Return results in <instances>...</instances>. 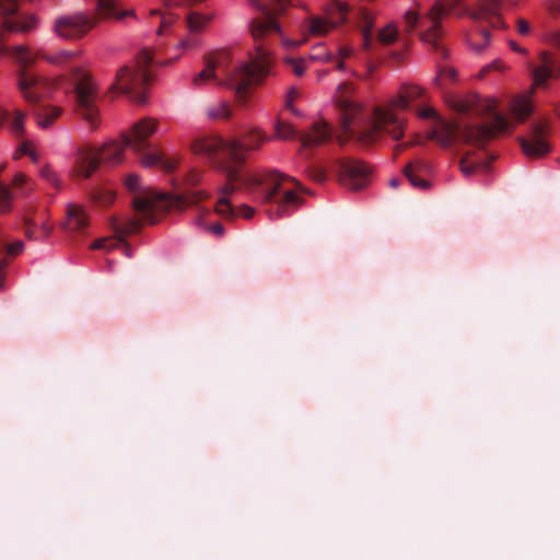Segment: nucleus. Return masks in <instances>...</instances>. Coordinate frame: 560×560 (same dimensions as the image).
I'll return each instance as SVG.
<instances>
[{"instance_id": "nucleus-6", "label": "nucleus", "mask_w": 560, "mask_h": 560, "mask_svg": "<svg viewBox=\"0 0 560 560\" xmlns=\"http://www.w3.org/2000/svg\"><path fill=\"white\" fill-rule=\"evenodd\" d=\"M481 110L490 118L482 125H460L443 120L433 107L419 108L417 114L422 119H433L436 126L429 132V139L438 141L442 147H451L456 141L481 147L499 133L510 130V121L495 110V104L487 101Z\"/></svg>"}, {"instance_id": "nucleus-53", "label": "nucleus", "mask_w": 560, "mask_h": 560, "mask_svg": "<svg viewBox=\"0 0 560 560\" xmlns=\"http://www.w3.org/2000/svg\"><path fill=\"white\" fill-rule=\"evenodd\" d=\"M46 234H47V231L43 229L42 232H40V235L44 236Z\"/></svg>"}, {"instance_id": "nucleus-51", "label": "nucleus", "mask_w": 560, "mask_h": 560, "mask_svg": "<svg viewBox=\"0 0 560 560\" xmlns=\"http://www.w3.org/2000/svg\"><path fill=\"white\" fill-rule=\"evenodd\" d=\"M28 155L32 158L33 161H37V156L33 152H28Z\"/></svg>"}, {"instance_id": "nucleus-12", "label": "nucleus", "mask_w": 560, "mask_h": 560, "mask_svg": "<svg viewBox=\"0 0 560 560\" xmlns=\"http://www.w3.org/2000/svg\"><path fill=\"white\" fill-rule=\"evenodd\" d=\"M348 4L342 0H332L324 8L325 15L311 14L301 23V34L306 42L308 37L326 36L331 30L347 20Z\"/></svg>"}, {"instance_id": "nucleus-23", "label": "nucleus", "mask_w": 560, "mask_h": 560, "mask_svg": "<svg viewBox=\"0 0 560 560\" xmlns=\"http://www.w3.org/2000/svg\"><path fill=\"white\" fill-rule=\"evenodd\" d=\"M26 114L20 109L14 110L11 118H9V113L4 109L0 108V127L4 124L5 120H9V126L11 131L15 136H22L24 133V119Z\"/></svg>"}, {"instance_id": "nucleus-48", "label": "nucleus", "mask_w": 560, "mask_h": 560, "mask_svg": "<svg viewBox=\"0 0 560 560\" xmlns=\"http://www.w3.org/2000/svg\"><path fill=\"white\" fill-rule=\"evenodd\" d=\"M196 45H197V42H196L195 39H190V38H188V39H183V40L180 42V46H182L183 48H192V47H195Z\"/></svg>"}, {"instance_id": "nucleus-41", "label": "nucleus", "mask_w": 560, "mask_h": 560, "mask_svg": "<svg viewBox=\"0 0 560 560\" xmlns=\"http://www.w3.org/2000/svg\"><path fill=\"white\" fill-rule=\"evenodd\" d=\"M517 32L521 34V35H527L529 34L530 32V26L529 24L523 20V19H518L517 20Z\"/></svg>"}, {"instance_id": "nucleus-21", "label": "nucleus", "mask_w": 560, "mask_h": 560, "mask_svg": "<svg viewBox=\"0 0 560 560\" xmlns=\"http://www.w3.org/2000/svg\"><path fill=\"white\" fill-rule=\"evenodd\" d=\"M429 171V164L422 160H416L409 162L405 168L404 174L406 178L410 182V184L420 189H425L429 186V183L420 177L421 173Z\"/></svg>"}, {"instance_id": "nucleus-8", "label": "nucleus", "mask_w": 560, "mask_h": 560, "mask_svg": "<svg viewBox=\"0 0 560 560\" xmlns=\"http://www.w3.org/2000/svg\"><path fill=\"white\" fill-rule=\"evenodd\" d=\"M425 94V90L416 84L405 83L400 86L396 97H392L373 108L372 125L364 133V140H373L380 132L395 141L404 137L406 120L397 114V110H407L411 102Z\"/></svg>"}, {"instance_id": "nucleus-40", "label": "nucleus", "mask_w": 560, "mask_h": 560, "mask_svg": "<svg viewBox=\"0 0 560 560\" xmlns=\"http://www.w3.org/2000/svg\"><path fill=\"white\" fill-rule=\"evenodd\" d=\"M481 35L483 37V44L482 45H474L472 48L477 51V52H480L485 49V47L489 44V40H490V33L487 31V30H482L481 31Z\"/></svg>"}, {"instance_id": "nucleus-2", "label": "nucleus", "mask_w": 560, "mask_h": 560, "mask_svg": "<svg viewBox=\"0 0 560 560\" xmlns=\"http://www.w3.org/2000/svg\"><path fill=\"white\" fill-rule=\"evenodd\" d=\"M262 18L253 19L249 25L250 34L256 43V54L248 63L231 68L232 57L229 50H217L205 57V69L194 77L195 86H200L209 80L231 88L238 102L245 103L249 90L259 85L272 74V59L269 50L260 42L270 35L280 33V26L273 19L282 14L290 0H249Z\"/></svg>"}, {"instance_id": "nucleus-34", "label": "nucleus", "mask_w": 560, "mask_h": 560, "mask_svg": "<svg viewBox=\"0 0 560 560\" xmlns=\"http://www.w3.org/2000/svg\"><path fill=\"white\" fill-rule=\"evenodd\" d=\"M93 198L103 206L110 205L115 199V194L110 190L96 189L93 192Z\"/></svg>"}, {"instance_id": "nucleus-19", "label": "nucleus", "mask_w": 560, "mask_h": 560, "mask_svg": "<svg viewBox=\"0 0 560 560\" xmlns=\"http://www.w3.org/2000/svg\"><path fill=\"white\" fill-rule=\"evenodd\" d=\"M234 186H235L234 189H229V191H226V192L223 191L224 186L220 188V190H219L220 198L215 205L214 210L219 215H221L225 219H234L237 215H242L246 219H250L255 212L254 208H252L247 205H243L238 209H235L231 205L230 200L228 199V196L237 189L246 190L252 197H253V195L240 183H235Z\"/></svg>"}, {"instance_id": "nucleus-35", "label": "nucleus", "mask_w": 560, "mask_h": 560, "mask_svg": "<svg viewBox=\"0 0 560 560\" xmlns=\"http://www.w3.org/2000/svg\"><path fill=\"white\" fill-rule=\"evenodd\" d=\"M285 62L295 75L301 77L304 73L305 67L303 58L296 59L291 57L287 58Z\"/></svg>"}, {"instance_id": "nucleus-16", "label": "nucleus", "mask_w": 560, "mask_h": 560, "mask_svg": "<svg viewBox=\"0 0 560 560\" xmlns=\"http://www.w3.org/2000/svg\"><path fill=\"white\" fill-rule=\"evenodd\" d=\"M0 14L3 16L2 32L28 33L37 25L34 15L18 13L16 0H0Z\"/></svg>"}, {"instance_id": "nucleus-17", "label": "nucleus", "mask_w": 560, "mask_h": 560, "mask_svg": "<svg viewBox=\"0 0 560 560\" xmlns=\"http://www.w3.org/2000/svg\"><path fill=\"white\" fill-rule=\"evenodd\" d=\"M547 136L548 126L545 122L533 124L528 135L518 138L523 153L533 159H539L547 155L551 150L550 144L547 141Z\"/></svg>"}, {"instance_id": "nucleus-39", "label": "nucleus", "mask_w": 560, "mask_h": 560, "mask_svg": "<svg viewBox=\"0 0 560 560\" xmlns=\"http://www.w3.org/2000/svg\"><path fill=\"white\" fill-rule=\"evenodd\" d=\"M299 96V92L295 88H291L287 94V107L290 108L294 114L296 110L292 107V103Z\"/></svg>"}, {"instance_id": "nucleus-5", "label": "nucleus", "mask_w": 560, "mask_h": 560, "mask_svg": "<svg viewBox=\"0 0 560 560\" xmlns=\"http://www.w3.org/2000/svg\"><path fill=\"white\" fill-rule=\"evenodd\" d=\"M501 7V0H478L476 8L467 7L464 0H435L422 13L407 11L404 15L405 31L410 34L418 30L420 39L446 58V49L440 43L444 35L442 20L445 16L450 14L456 18L468 16L475 22L486 21L493 28H505Z\"/></svg>"}, {"instance_id": "nucleus-10", "label": "nucleus", "mask_w": 560, "mask_h": 560, "mask_svg": "<svg viewBox=\"0 0 560 560\" xmlns=\"http://www.w3.org/2000/svg\"><path fill=\"white\" fill-rule=\"evenodd\" d=\"M96 12L97 18L84 13L60 16L55 21L54 30L65 39H79L94 28L98 20H121L126 16H135L133 10H119L115 0H97Z\"/></svg>"}, {"instance_id": "nucleus-43", "label": "nucleus", "mask_w": 560, "mask_h": 560, "mask_svg": "<svg viewBox=\"0 0 560 560\" xmlns=\"http://www.w3.org/2000/svg\"><path fill=\"white\" fill-rule=\"evenodd\" d=\"M201 173L199 171H190L187 177L188 184L194 186L199 183Z\"/></svg>"}, {"instance_id": "nucleus-47", "label": "nucleus", "mask_w": 560, "mask_h": 560, "mask_svg": "<svg viewBox=\"0 0 560 560\" xmlns=\"http://www.w3.org/2000/svg\"><path fill=\"white\" fill-rule=\"evenodd\" d=\"M440 74L445 75V77L450 78L451 80H453L456 77V71L454 69L446 68V69L441 70Z\"/></svg>"}, {"instance_id": "nucleus-52", "label": "nucleus", "mask_w": 560, "mask_h": 560, "mask_svg": "<svg viewBox=\"0 0 560 560\" xmlns=\"http://www.w3.org/2000/svg\"><path fill=\"white\" fill-rule=\"evenodd\" d=\"M167 5L175 4L173 0H165Z\"/></svg>"}, {"instance_id": "nucleus-20", "label": "nucleus", "mask_w": 560, "mask_h": 560, "mask_svg": "<svg viewBox=\"0 0 560 560\" xmlns=\"http://www.w3.org/2000/svg\"><path fill=\"white\" fill-rule=\"evenodd\" d=\"M375 19L373 13L368 10H360L358 18V27L362 35V47L370 51L373 47V27Z\"/></svg>"}, {"instance_id": "nucleus-4", "label": "nucleus", "mask_w": 560, "mask_h": 560, "mask_svg": "<svg viewBox=\"0 0 560 560\" xmlns=\"http://www.w3.org/2000/svg\"><path fill=\"white\" fill-rule=\"evenodd\" d=\"M126 186L130 191L135 192L132 206L138 218L125 221L113 220L112 226L116 237L95 241L92 246L94 249L109 250L121 244L125 254L130 256V248L126 244L125 237L139 232L143 222L154 224L158 222L159 217L166 211L173 209L183 210L208 198V194L203 190H189L179 196H171L151 189H140V178L136 174H130L126 177Z\"/></svg>"}, {"instance_id": "nucleus-26", "label": "nucleus", "mask_w": 560, "mask_h": 560, "mask_svg": "<svg viewBox=\"0 0 560 560\" xmlns=\"http://www.w3.org/2000/svg\"><path fill=\"white\" fill-rule=\"evenodd\" d=\"M213 18V14L203 15L197 12H190L187 15L188 28L191 33L201 32Z\"/></svg>"}, {"instance_id": "nucleus-44", "label": "nucleus", "mask_w": 560, "mask_h": 560, "mask_svg": "<svg viewBox=\"0 0 560 560\" xmlns=\"http://www.w3.org/2000/svg\"><path fill=\"white\" fill-rule=\"evenodd\" d=\"M25 224H26V228H25V235H26V237H28V238H38L39 236L35 235V231L33 229L34 224L31 221H28V220L25 222Z\"/></svg>"}, {"instance_id": "nucleus-3", "label": "nucleus", "mask_w": 560, "mask_h": 560, "mask_svg": "<svg viewBox=\"0 0 560 560\" xmlns=\"http://www.w3.org/2000/svg\"><path fill=\"white\" fill-rule=\"evenodd\" d=\"M159 121L145 117L133 124L129 132L122 133L121 142L110 141L102 148L95 149L90 145H81L77 149L73 158V166L70 175L73 179H88L100 166L101 162L119 163L122 161L125 148H130L140 159L145 167H160L171 173L178 164L177 158H168L155 149L149 141L150 136L155 133Z\"/></svg>"}, {"instance_id": "nucleus-18", "label": "nucleus", "mask_w": 560, "mask_h": 560, "mask_svg": "<svg viewBox=\"0 0 560 560\" xmlns=\"http://www.w3.org/2000/svg\"><path fill=\"white\" fill-rule=\"evenodd\" d=\"M530 72L534 88H546L549 79L560 78V60L542 51L539 55V65H532Z\"/></svg>"}, {"instance_id": "nucleus-24", "label": "nucleus", "mask_w": 560, "mask_h": 560, "mask_svg": "<svg viewBox=\"0 0 560 560\" xmlns=\"http://www.w3.org/2000/svg\"><path fill=\"white\" fill-rule=\"evenodd\" d=\"M459 168L465 176H471L478 171L487 172L489 170V162H472L470 161V153H466L459 161Z\"/></svg>"}, {"instance_id": "nucleus-33", "label": "nucleus", "mask_w": 560, "mask_h": 560, "mask_svg": "<svg viewBox=\"0 0 560 560\" xmlns=\"http://www.w3.org/2000/svg\"><path fill=\"white\" fill-rule=\"evenodd\" d=\"M353 54V49L349 46H340L338 48V54L335 56V60L332 62H336V68L339 70H345V59L351 57Z\"/></svg>"}, {"instance_id": "nucleus-50", "label": "nucleus", "mask_w": 560, "mask_h": 560, "mask_svg": "<svg viewBox=\"0 0 560 560\" xmlns=\"http://www.w3.org/2000/svg\"><path fill=\"white\" fill-rule=\"evenodd\" d=\"M400 180L398 178H393L389 182L390 187L396 188L399 186Z\"/></svg>"}, {"instance_id": "nucleus-49", "label": "nucleus", "mask_w": 560, "mask_h": 560, "mask_svg": "<svg viewBox=\"0 0 560 560\" xmlns=\"http://www.w3.org/2000/svg\"><path fill=\"white\" fill-rule=\"evenodd\" d=\"M28 143L27 142H24L21 144V147L19 148V151L16 152L15 154V159L19 158V155L21 154H28Z\"/></svg>"}, {"instance_id": "nucleus-45", "label": "nucleus", "mask_w": 560, "mask_h": 560, "mask_svg": "<svg viewBox=\"0 0 560 560\" xmlns=\"http://www.w3.org/2000/svg\"><path fill=\"white\" fill-rule=\"evenodd\" d=\"M510 47L512 50L518 52V54H522V55H526L527 54V50L523 47H521L517 43L513 42V40H510L509 43Z\"/></svg>"}, {"instance_id": "nucleus-31", "label": "nucleus", "mask_w": 560, "mask_h": 560, "mask_svg": "<svg viewBox=\"0 0 560 560\" xmlns=\"http://www.w3.org/2000/svg\"><path fill=\"white\" fill-rule=\"evenodd\" d=\"M151 15H161V24L158 31L159 35H164L167 33V30L173 25V23L177 20V16L171 12L162 13L160 10H151Z\"/></svg>"}, {"instance_id": "nucleus-37", "label": "nucleus", "mask_w": 560, "mask_h": 560, "mask_svg": "<svg viewBox=\"0 0 560 560\" xmlns=\"http://www.w3.org/2000/svg\"><path fill=\"white\" fill-rule=\"evenodd\" d=\"M307 173L317 183H323L326 179V172L320 166L312 165L308 167Z\"/></svg>"}, {"instance_id": "nucleus-7", "label": "nucleus", "mask_w": 560, "mask_h": 560, "mask_svg": "<svg viewBox=\"0 0 560 560\" xmlns=\"http://www.w3.org/2000/svg\"><path fill=\"white\" fill-rule=\"evenodd\" d=\"M14 56L20 67L16 72L19 91L23 98L32 106V113L37 120V125L40 128H49L62 112L57 106L39 105V102L51 93L52 83L30 70V66L37 57L27 47H16Z\"/></svg>"}, {"instance_id": "nucleus-30", "label": "nucleus", "mask_w": 560, "mask_h": 560, "mask_svg": "<svg viewBox=\"0 0 560 560\" xmlns=\"http://www.w3.org/2000/svg\"><path fill=\"white\" fill-rule=\"evenodd\" d=\"M40 177L50 184L55 189L62 188V180L50 165H44L39 171Z\"/></svg>"}, {"instance_id": "nucleus-13", "label": "nucleus", "mask_w": 560, "mask_h": 560, "mask_svg": "<svg viewBox=\"0 0 560 560\" xmlns=\"http://www.w3.org/2000/svg\"><path fill=\"white\" fill-rule=\"evenodd\" d=\"M75 113L92 130H95L101 121L97 106V92L92 79L83 74L74 85Z\"/></svg>"}, {"instance_id": "nucleus-32", "label": "nucleus", "mask_w": 560, "mask_h": 560, "mask_svg": "<svg viewBox=\"0 0 560 560\" xmlns=\"http://www.w3.org/2000/svg\"><path fill=\"white\" fill-rule=\"evenodd\" d=\"M308 58L313 61H319V62H323V63H329V62H332L335 60V55H332L331 52L327 51L324 47V45H318L316 47L313 48V50L311 51Z\"/></svg>"}, {"instance_id": "nucleus-15", "label": "nucleus", "mask_w": 560, "mask_h": 560, "mask_svg": "<svg viewBox=\"0 0 560 560\" xmlns=\"http://www.w3.org/2000/svg\"><path fill=\"white\" fill-rule=\"evenodd\" d=\"M337 171L340 183L351 190L363 189L369 184L371 170L360 161L340 159Z\"/></svg>"}, {"instance_id": "nucleus-28", "label": "nucleus", "mask_w": 560, "mask_h": 560, "mask_svg": "<svg viewBox=\"0 0 560 560\" xmlns=\"http://www.w3.org/2000/svg\"><path fill=\"white\" fill-rule=\"evenodd\" d=\"M376 39L382 45H392L398 39V28L394 23L387 24L377 32Z\"/></svg>"}, {"instance_id": "nucleus-25", "label": "nucleus", "mask_w": 560, "mask_h": 560, "mask_svg": "<svg viewBox=\"0 0 560 560\" xmlns=\"http://www.w3.org/2000/svg\"><path fill=\"white\" fill-rule=\"evenodd\" d=\"M511 110L518 121H524L532 114L533 106L526 97H517L512 102Z\"/></svg>"}, {"instance_id": "nucleus-14", "label": "nucleus", "mask_w": 560, "mask_h": 560, "mask_svg": "<svg viewBox=\"0 0 560 560\" xmlns=\"http://www.w3.org/2000/svg\"><path fill=\"white\" fill-rule=\"evenodd\" d=\"M275 133L278 139L290 140L299 137L303 147L308 148L324 143L330 137V129L326 124L316 122L310 133L299 136L298 131L288 122L278 119L275 122Z\"/></svg>"}, {"instance_id": "nucleus-22", "label": "nucleus", "mask_w": 560, "mask_h": 560, "mask_svg": "<svg viewBox=\"0 0 560 560\" xmlns=\"http://www.w3.org/2000/svg\"><path fill=\"white\" fill-rule=\"evenodd\" d=\"M88 215L81 207L69 206L67 228L70 231H83L88 226Z\"/></svg>"}, {"instance_id": "nucleus-9", "label": "nucleus", "mask_w": 560, "mask_h": 560, "mask_svg": "<svg viewBox=\"0 0 560 560\" xmlns=\"http://www.w3.org/2000/svg\"><path fill=\"white\" fill-rule=\"evenodd\" d=\"M354 86L351 83L343 82L338 85L335 102L339 109L340 122L342 135L339 136V141H347L348 138H355L362 144H371L383 136L385 132H380L373 140H364V133L371 127L373 113L365 118L363 116L362 105L354 98Z\"/></svg>"}, {"instance_id": "nucleus-1", "label": "nucleus", "mask_w": 560, "mask_h": 560, "mask_svg": "<svg viewBox=\"0 0 560 560\" xmlns=\"http://www.w3.org/2000/svg\"><path fill=\"white\" fill-rule=\"evenodd\" d=\"M267 140L259 130H252L241 139L224 140L217 136L205 138L196 144V150L215 160L217 167L226 178L224 192L234 189V184L240 183L256 202L276 207L275 211L267 210L270 218H280L288 208L301 203L302 199L298 196L302 189L301 184L275 170L255 173L244 168L247 154L258 150Z\"/></svg>"}, {"instance_id": "nucleus-38", "label": "nucleus", "mask_w": 560, "mask_h": 560, "mask_svg": "<svg viewBox=\"0 0 560 560\" xmlns=\"http://www.w3.org/2000/svg\"><path fill=\"white\" fill-rule=\"evenodd\" d=\"M504 69L505 66L501 60H494L493 62H491L481 70V74L483 75L486 72H489L490 70L503 71Z\"/></svg>"}, {"instance_id": "nucleus-36", "label": "nucleus", "mask_w": 560, "mask_h": 560, "mask_svg": "<svg viewBox=\"0 0 560 560\" xmlns=\"http://www.w3.org/2000/svg\"><path fill=\"white\" fill-rule=\"evenodd\" d=\"M72 56L73 54L62 50L55 55L43 56V58L47 59L50 63L62 65L71 59Z\"/></svg>"}, {"instance_id": "nucleus-46", "label": "nucleus", "mask_w": 560, "mask_h": 560, "mask_svg": "<svg viewBox=\"0 0 560 560\" xmlns=\"http://www.w3.org/2000/svg\"><path fill=\"white\" fill-rule=\"evenodd\" d=\"M550 43L560 48V31H557L555 33L551 34V37H550Z\"/></svg>"}, {"instance_id": "nucleus-42", "label": "nucleus", "mask_w": 560, "mask_h": 560, "mask_svg": "<svg viewBox=\"0 0 560 560\" xmlns=\"http://www.w3.org/2000/svg\"><path fill=\"white\" fill-rule=\"evenodd\" d=\"M26 182H27V177H26V175H25V174H23V173H18V174L14 176L13 180H12V185H13V187H15V188H20V187H22L24 184H26Z\"/></svg>"}, {"instance_id": "nucleus-27", "label": "nucleus", "mask_w": 560, "mask_h": 560, "mask_svg": "<svg viewBox=\"0 0 560 560\" xmlns=\"http://www.w3.org/2000/svg\"><path fill=\"white\" fill-rule=\"evenodd\" d=\"M232 114V109L229 103L219 102L212 104L206 108V116L209 119H228Z\"/></svg>"}, {"instance_id": "nucleus-29", "label": "nucleus", "mask_w": 560, "mask_h": 560, "mask_svg": "<svg viewBox=\"0 0 560 560\" xmlns=\"http://www.w3.org/2000/svg\"><path fill=\"white\" fill-rule=\"evenodd\" d=\"M198 219L197 224L200 226H203L205 229L209 230L212 234L221 236L223 234V225L219 222L213 224H206L203 220V215H208L210 213L209 209L198 207Z\"/></svg>"}, {"instance_id": "nucleus-11", "label": "nucleus", "mask_w": 560, "mask_h": 560, "mask_svg": "<svg viewBox=\"0 0 560 560\" xmlns=\"http://www.w3.org/2000/svg\"><path fill=\"white\" fill-rule=\"evenodd\" d=\"M152 63L153 51L149 48L141 49L133 67L124 66L117 71L112 89L128 95L138 104H144L147 102L144 89L153 79L151 72Z\"/></svg>"}]
</instances>
